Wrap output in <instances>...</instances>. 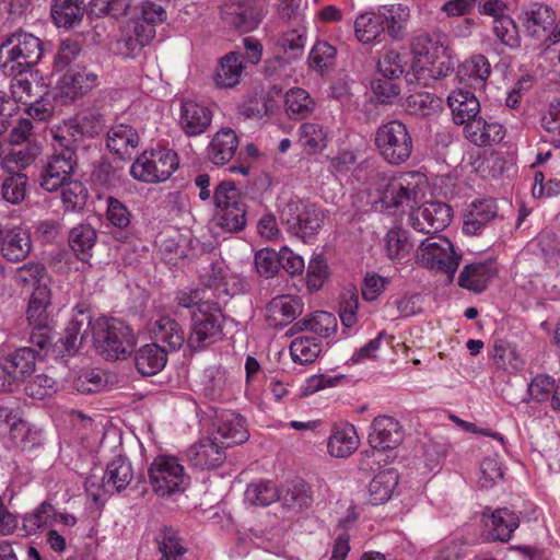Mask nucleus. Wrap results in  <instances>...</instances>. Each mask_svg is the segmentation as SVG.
<instances>
[{
  "label": "nucleus",
  "mask_w": 560,
  "mask_h": 560,
  "mask_svg": "<svg viewBox=\"0 0 560 560\" xmlns=\"http://www.w3.org/2000/svg\"><path fill=\"white\" fill-rule=\"evenodd\" d=\"M92 334L96 352L106 360L126 359L137 343L132 328L118 318L96 319Z\"/></svg>",
  "instance_id": "1"
},
{
  "label": "nucleus",
  "mask_w": 560,
  "mask_h": 560,
  "mask_svg": "<svg viewBox=\"0 0 560 560\" xmlns=\"http://www.w3.org/2000/svg\"><path fill=\"white\" fill-rule=\"evenodd\" d=\"M42 42L36 36L16 32L0 46V68L5 74H23L42 58Z\"/></svg>",
  "instance_id": "2"
},
{
  "label": "nucleus",
  "mask_w": 560,
  "mask_h": 560,
  "mask_svg": "<svg viewBox=\"0 0 560 560\" xmlns=\"http://www.w3.org/2000/svg\"><path fill=\"white\" fill-rule=\"evenodd\" d=\"M213 200L217 207L213 219L217 228L226 233H237L245 229L246 203L233 182H221L214 189Z\"/></svg>",
  "instance_id": "3"
},
{
  "label": "nucleus",
  "mask_w": 560,
  "mask_h": 560,
  "mask_svg": "<svg viewBox=\"0 0 560 560\" xmlns=\"http://www.w3.org/2000/svg\"><path fill=\"white\" fill-rule=\"evenodd\" d=\"M375 145L381 156L392 165L407 162L413 150L412 137L407 126L399 120L387 121L377 128Z\"/></svg>",
  "instance_id": "4"
},
{
  "label": "nucleus",
  "mask_w": 560,
  "mask_h": 560,
  "mask_svg": "<svg viewBox=\"0 0 560 560\" xmlns=\"http://www.w3.org/2000/svg\"><path fill=\"white\" fill-rule=\"evenodd\" d=\"M225 318L217 302L201 304L199 312L191 313L190 332L187 346L194 350H202L223 338Z\"/></svg>",
  "instance_id": "5"
},
{
  "label": "nucleus",
  "mask_w": 560,
  "mask_h": 560,
  "mask_svg": "<svg viewBox=\"0 0 560 560\" xmlns=\"http://www.w3.org/2000/svg\"><path fill=\"white\" fill-rule=\"evenodd\" d=\"M325 214L316 205L290 199L280 209V221L287 231L301 238L312 237L322 229Z\"/></svg>",
  "instance_id": "6"
},
{
  "label": "nucleus",
  "mask_w": 560,
  "mask_h": 560,
  "mask_svg": "<svg viewBox=\"0 0 560 560\" xmlns=\"http://www.w3.org/2000/svg\"><path fill=\"white\" fill-rule=\"evenodd\" d=\"M149 478L153 491L160 497L184 492L190 482L179 459L171 455H159L153 459Z\"/></svg>",
  "instance_id": "7"
},
{
  "label": "nucleus",
  "mask_w": 560,
  "mask_h": 560,
  "mask_svg": "<svg viewBox=\"0 0 560 560\" xmlns=\"http://www.w3.org/2000/svg\"><path fill=\"white\" fill-rule=\"evenodd\" d=\"M416 261L429 269L442 271L452 280L458 269L462 256L457 255L451 241L444 236L423 240L416 250Z\"/></svg>",
  "instance_id": "8"
},
{
  "label": "nucleus",
  "mask_w": 560,
  "mask_h": 560,
  "mask_svg": "<svg viewBox=\"0 0 560 560\" xmlns=\"http://www.w3.org/2000/svg\"><path fill=\"white\" fill-rule=\"evenodd\" d=\"M177 153L168 149L143 152L131 165L130 174L144 183L165 182L178 168Z\"/></svg>",
  "instance_id": "9"
},
{
  "label": "nucleus",
  "mask_w": 560,
  "mask_h": 560,
  "mask_svg": "<svg viewBox=\"0 0 560 560\" xmlns=\"http://www.w3.org/2000/svg\"><path fill=\"white\" fill-rule=\"evenodd\" d=\"M413 176L404 174L398 177L383 179L378 192V201L385 209H415L417 203L418 185L412 182Z\"/></svg>",
  "instance_id": "10"
},
{
  "label": "nucleus",
  "mask_w": 560,
  "mask_h": 560,
  "mask_svg": "<svg viewBox=\"0 0 560 560\" xmlns=\"http://www.w3.org/2000/svg\"><path fill=\"white\" fill-rule=\"evenodd\" d=\"M220 14L228 25L248 33L258 27L265 11L257 0H226L220 7Z\"/></svg>",
  "instance_id": "11"
},
{
  "label": "nucleus",
  "mask_w": 560,
  "mask_h": 560,
  "mask_svg": "<svg viewBox=\"0 0 560 560\" xmlns=\"http://www.w3.org/2000/svg\"><path fill=\"white\" fill-rule=\"evenodd\" d=\"M452 220V208L441 201L424 202L409 213V224L413 230L430 234L444 230Z\"/></svg>",
  "instance_id": "12"
},
{
  "label": "nucleus",
  "mask_w": 560,
  "mask_h": 560,
  "mask_svg": "<svg viewBox=\"0 0 560 560\" xmlns=\"http://www.w3.org/2000/svg\"><path fill=\"white\" fill-rule=\"evenodd\" d=\"M77 164L78 156L54 149L40 171V187L49 192L57 191L62 184L71 179Z\"/></svg>",
  "instance_id": "13"
},
{
  "label": "nucleus",
  "mask_w": 560,
  "mask_h": 560,
  "mask_svg": "<svg viewBox=\"0 0 560 560\" xmlns=\"http://www.w3.org/2000/svg\"><path fill=\"white\" fill-rule=\"evenodd\" d=\"M304 311V303L298 295L281 294L266 305V320L269 326L281 328L293 323Z\"/></svg>",
  "instance_id": "14"
},
{
  "label": "nucleus",
  "mask_w": 560,
  "mask_h": 560,
  "mask_svg": "<svg viewBox=\"0 0 560 560\" xmlns=\"http://www.w3.org/2000/svg\"><path fill=\"white\" fill-rule=\"evenodd\" d=\"M212 110L195 101H183L179 109L178 125L187 137H198L211 126Z\"/></svg>",
  "instance_id": "15"
},
{
  "label": "nucleus",
  "mask_w": 560,
  "mask_h": 560,
  "mask_svg": "<svg viewBox=\"0 0 560 560\" xmlns=\"http://www.w3.org/2000/svg\"><path fill=\"white\" fill-rule=\"evenodd\" d=\"M404 440V431L399 422L389 416L376 417L371 424L369 443L375 450H392Z\"/></svg>",
  "instance_id": "16"
},
{
  "label": "nucleus",
  "mask_w": 560,
  "mask_h": 560,
  "mask_svg": "<svg viewBox=\"0 0 560 560\" xmlns=\"http://www.w3.org/2000/svg\"><path fill=\"white\" fill-rule=\"evenodd\" d=\"M187 459L199 469H214L226 459L225 448L212 436L203 438L187 451Z\"/></svg>",
  "instance_id": "17"
},
{
  "label": "nucleus",
  "mask_w": 560,
  "mask_h": 560,
  "mask_svg": "<svg viewBox=\"0 0 560 560\" xmlns=\"http://www.w3.org/2000/svg\"><path fill=\"white\" fill-rule=\"evenodd\" d=\"M525 33L530 38L547 45L549 32L556 22V13L547 5L535 3L523 14Z\"/></svg>",
  "instance_id": "18"
},
{
  "label": "nucleus",
  "mask_w": 560,
  "mask_h": 560,
  "mask_svg": "<svg viewBox=\"0 0 560 560\" xmlns=\"http://www.w3.org/2000/svg\"><path fill=\"white\" fill-rule=\"evenodd\" d=\"M150 334L153 343L164 348L167 352L177 351L185 341L187 342L183 327L168 316H162L156 319L151 325Z\"/></svg>",
  "instance_id": "19"
},
{
  "label": "nucleus",
  "mask_w": 560,
  "mask_h": 560,
  "mask_svg": "<svg viewBox=\"0 0 560 560\" xmlns=\"http://www.w3.org/2000/svg\"><path fill=\"white\" fill-rule=\"evenodd\" d=\"M248 436L249 433L244 418L232 412L223 413L218 418L215 431L212 435L224 448L243 444Z\"/></svg>",
  "instance_id": "20"
},
{
  "label": "nucleus",
  "mask_w": 560,
  "mask_h": 560,
  "mask_svg": "<svg viewBox=\"0 0 560 560\" xmlns=\"http://www.w3.org/2000/svg\"><path fill=\"white\" fill-rule=\"evenodd\" d=\"M240 141L236 132L231 128H222L214 133L207 148L209 161L223 166L235 156Z\"/></svg>",
  "instance_id": "21"
},
{
  "label": "nucleus",
  "mask_w": 560,
  "mask_h": 560,
  "mask_svg": "<svg viewBox=\"0 0 560 560\" xmlns=\"http://www.w3.org/2000/svg\"><path fill=\"white\" fill-rule=\"evenodd\" d=\"M378 18L383 26V32L394 40H402L407 35V23L410 18V10L407 5L395 3L381 5L377 9Z\"/></svg>",
  "instance_id": "22"
},
{
  "label": "nucleus",
  "mask_w": 560,
  "mask_h": 560,
  "mask_svg": "<svg viewBox=\"0 0 560 560\" xmlns=\"http://www.w3.org/2000/svg\"><path fill=\"white\" fill-rule=\"evenodd\" d=\"M447 104L452 110L456 125L467 126L472 119L478 118L480 103L470 91L458 89L447 96Z\"/></svg>",
  "instance_id": "23"
},
{
  "label": "nucleus",
  "mask_w": 560,
  "mask_h": 560,
  "mask_svg": "<svg viewBox=\"0 0 560 560\" xmlns=\"http://www.w3.org/2000/svg\"><path fill=\"white\" fill-rule=\"evenodd\" d=\"M38 355L32 348L22 347L13 353L0 358V368L12 378L22 380L35 371Z\"/></svg>",
  "instance_id": "24"
},
{
  "label": "nucleus",
  "mask_w": 560,
  "mask_h": 560,
  "mask_svg": "<svg viewBox=\"0 0 560 560\" xmlns=\"http://www.w3.org/2000/svg\"><path fill=\"white\" fill-rule=\"evenodd\" d=\"M491 74V65L483 55H475L465 60L457 71L460 83L481 91Z\"/></svg>",
  "instance_id": "25"
},
{
  "label": "nucleus",
  "mask_w": 560,
  "mask_h": 560,
  "mask_svg": "<svg viewBox=\"0 0 560 560\" xmlns=\"http://www.w3.org/2000/svg\"><path fill=\"white\" fill-rule=\"evenodd\" d=\"M466 138L478 147L492 145L504 138V127L495 121H487L482 117L475 118L464 127Z\"/></svg>",
  "instance_id": "26"
},
{
  "label": "nucleus",
  "mask_w": 560,
  "mask_h": 560,
  "mask_svg": "<svg viewBox=\"0 0 560 560\" xmlns=\"http://www.w3.org/2000/svg\"><path fill=\"white\" fill-rule=\"evenodd\" d=\"M32 248L30 234L21 226L8 230L0 242L2 256L11 262L24 260Z\"/></svg>",
  "instance_id": "27"
},
{
  "label": "nucleus",
  "mask_w": 560,
  "mask_h": 560,
  "mask_svg": "<svg viewBox=\"0 0 560 560\" xmlns=\"http://www.w3.org/2000/svg\"><path fill=\"white\" fill-rule=\"evenodd\" d=\"M50 133L54 139V149L73 156H78V149L86 139L73 118L55 126Z\"/></svg>",
  "instance_id": "28"
},
{
  "label": "nucleus",
  "mask_w": 560,
  "mask_h": 560,
  "mask_svg": "<svg viewBox=\"0 0 560 560\" xmlns=\"http://www.w3.org/2000/svg\"><path fill=\"white\" fill-rule=\"evenodd\" d=\"M497 203L492 199L472 202L464 214L463 232L467 235L478 234L486 224L497 217Z\"/></svg>",
  "instance_id": "29"
},
{
  "label": "nucleus",
  "mask_w": 560,
  "mask_h": 560,
  "mask_svg": "<svg viewBox=\"0 0 560 560\" xmlns=\"http://www.w3.org/2000/svg\"><path fill=\"white\" fill-rule=\"evenodd\" d=\"M133 478L130 462L125 456H117L107 464L103 476L102 488L106 491L120 492L126 489Z\"/></svg>",
  "instance_id": "30"
},
{
  "label": "nucleus",
  "mask_w": 560,
  "mask_h": 560,
  "mask_svg": "<svg viewBox=\"0 0 560 560\" xmlns=\"http://www.w3.org/2000/svg\"><path fill=\"white\" fill-rule=\"evenodd\" d=\"M91 324L90 317L85 316L84 319L74 318L69 322L65 328L63 335L54 345V352L61 357H71L77 353L82 341L86 327Z\"/></svg>",
  "instance_id": "31"
},
{
  "label": "nucleus",
  "mask_w": 560,
  "mask_h": 560,
  "mask_svg": "<svg viewBox=\"0 0 560 560\" xmlns=\"http://www.w3.org/2000/svg\"><path fill=\"white\" fill-rule=\"evenodd\" d=\"M304 330L313 331L323 338H329L337 331V318L329 312L317 311L295 322L288 334L293 335Z\"/></svg>",
  "instance_id": "32"
},
{
  "label": "nucleus",
  "mask_w": 560,
  "mask_h": 560,
  "mask_svg": "<svg viewBox=\"0 0 560 560\" xmlns=\"http://www.w3.org/2000/svg\"><path fill=\"white\" fill-rule=\"evenodd\" d=\"M138 144L139 135L137 130L129 125L118 124L107 131V148L121 159H125L126 155H130V151L135 150Z\"/></svg>",
  "instance_id": "33"
},
{
  "label": "nucleus",
  "mask_w": 560,
  "mask_h": 560,
  "mask_svg": "<svg viewBox=\"0 0 560 560\" xmlns=\"http://www.w3.org/2000/svg\"><path fill=\"white\" fill-rule=\"evenodd\" d=\"M167 353V350L153 342L144 345L136 352V369L142 375H155L166 365Z\"/></svg>",
  "instance_id": "34"
},
{
  "label": "nucleus",
  "mask_w": 560,
  "mask_h": 560,
  "mask_svg": "<svg viewBox=\"0 0 560 560\" xmlns=\"http://www.w3.org/2000/svg\"><path fill=\"white\" fill-rule=\"evenodd\" d=\"M85 12L83 0H52L50 15L58 27L71 28L79 24Z\"/></svg>",
  "instance_id": "35"
},
{
  "label": "nucleus",
  "mask_w": 560,
  "mask_h": 560,
  "mask_svg": "<svg viewBox=\"0 0 560 560\" xmlns=\"http://www.w3.org/2000/svg\"><path fill=\"white\" fill-rule=\"evenodd\" d=\"M328 452L337 458L349 457L359 447V436L353 425L337 427L328 440Z\"/></svg>",
  "instance_id": "36"
},
{
  "label": "nucleus",
  "mask_w": 560,
  "mask_h": 560,
  "mask_svg": "<svg viewBox=\"0 0 560 560\" xmlns=\"http://www.w3.org/2000/svg\"><path fill=\"white\" fill-rule=\"evenodd\" d=\"M201 284L213 290L218 299L233 295L229 287V273L223 261H212L200 272Z\"/></svg>",
  "instance_id": "37"
},
{
  "label": "nucleus",
  "mask_w": 560,
  "mask_h": 560,
  "mask_svg": "<svg viewBox=\"0 0 560 560\" xmlns=\"http://www.w3.org/2000/svg\"><path fill=\"white\" fill-rule=\"evenodd\" d=\"M61 88L68 96L78 97L86 94L98 84V75L86 69L69 70L61 80Z\"/></svg>",
  "instance_id": "38"
},
{
  "label": "nucleus",
  "mask_w": 560,
  "mask_h": 560,
  "mask_svg": "<svg viewBox=\"0 0 560 560\" xmlns=\"http://www.w3.org/2000/svg\"><path fill=\"white\" fill-rule=\"evenodd\" d=\"M97 238L96 230L90 224H79L69 232V246L74 255L83 262L92 257V249Z\"/></svg>",
  "instance_id": "39"
},
{
  "label": "nucleus",
  "mask_w": 560,
  "mask_h": 560,
  "mask_svg": "<svg viewBox=\"0 0 560 560\" xmlns=\"http://www.w3.org/2000/svg\"><path fill=\"white\" fill-rule=\"evenodd\" d=\"M50 289L48 285L36 287L32 292L27 306V320L31 326L49 324L48 307L50 306Z\"/></svg>",
  "instance_id": "40"
},
{
  "label": "nucleus",
  "mask_w": 560,
  "mask_h": 560,
  "mask_svg": "<svg viewBox=\"0 0 560 560\" xmlns=\"http://www.w3.org/2000/svg\"><path fill=\"white\" fill-rule=\"evenodd\" d=\"M492 277V269L485 262H472L464 267L458 277L459 287L480 293Z\"/></svg>",
  "instance_id": "41"
},
{
  "label": "nucleus",
  "mask_w": 560,
  "mask_h": 560,
  "mask_svg": "<svg viewBox=\"0 0 560 560\" xmlns=\"http://www.w3.org/2000/svg\"><path fill=\"white\" fill-rule=\"evenodd\" d=\"M398 485V474L394 469L380 471L369 485L370 502L378 505L387 502Z\"/></svg>",
  "instance_id": "42"
},
{
  "label": "nucleus",
  "mask_w": 560,
  "mask_h": 560,
  "mask_svg": "<svg viewBox=\"0 0 560 560\" xmlns=\"http://www.w3.org/2000/svg\"><path fill=\"white\" fill-rule=\"evenodd\" d=\"M284 109L291 119L301 120L314 112L315 102L305 90L293 88L285 93Z\"/></svg>",
  "instance_id": "43"
},
{
  "label": "nucleus",
  "mask_w": 560,
  "mask_h": 560,
  "mask_svg": "<svg viewBox=\"0 0 560 560\" xmlns=\"http://www.w3.org/2000/svg\"><path fill=\"white\" fill-rule=\"evenodd\" d=\"M243 71L242 55L230 52L221 59L214 77L215 83L220 88H233L240 83Z\"/></svg>",
  "instance_id": "44"
},
{
  "label": "nucleus",
  "mask_w": 560,
  "mask_h": 560,
  "mask_svg": "<svg viewBox=\"0 0 560 560\" xmlns=\"http://www.w3.org/2000/svg\"><path fill=\"white\" fill-rule=\"evenodd\" d=\"M415 56L425 59L428 65H434L446 54V47L439 35L421 34L411 44Z\"/></svg>",
  "instance_id": "45"
},
{
  "label": "nucleus",
  "mask_w": 560,
  "mask_h": 560,
  "mask_svg": "<svg viewBox=\"0 0 560 560\" xmlns=\"http://www.w3.org/2000/svg\"><path fill=\"white\" fill-rule=\"evenodd\" d=\"M56 518L57 511L55 506L48 501H44L33 512L23 516V529L27 535L35 534L39 529L51 526Z\"/></svg>",
  "instance_id": "46"
},
{
  "label": "nucleus",
  "mask_w": 560,
  "mask_h": 560,
  "mask_svg": "<svg viewBox=\"0 0 560 560\" xmlns=\"http://www.w3.org/2000/svg\"><path fill=\"white\" fill-rule=\"evenodd\" d=\"M299 143L308 154L319 153L327 145V133L319 124L304 122L299 128Z\"/></svg>",
  "instance_id": "47"
},
{
  "label": "nucleus",
  "mask_w": 560,
  "mask_h": 560,
  "mask_svg": "<svg viewBox=\"0 0 560 560\" xmlns=\"http://www.w3.org/2000/svg\"><path fill=\"white\" fill-rule=\"evenodd\" d=\"M491 523L492 539L506 542L511 539L512 533L518 527L520 518L513 511L503 508L492 513Z\"/></svg>",
  "instance_id": "48"
},
{
  "label": "nucleus",
  "mask_w": 560,
  "mask_h": 560,
  "mask_svg": "<svg viewBox=\"0 0 560 560\" xmlns=\"http://www.w3.org/2000/svg\"><path fill=\"white\" fill-rule=\"evenodd\" d=\"M155 541L161 553L160 560H182L187 551L177 532L172 527L161 529Z\"/></svg>",
  "instance_id": "49"
},
{
  "label": "nucleus",
  "mask_w": 560,
  "mask_h": 560,
  "mask_svg": "<svg viewBox=\"0 0 560 560\" xmlns=\"http://www.w3.org/2000/svg\"><path fill=\"white\" fill-rule=\"evenodd\" d=\"M383 33L377 11L365 12L354 21V34L362 44L374 43Z\"/></svg>",
  "instance_id": "50"
},
{
  "label": "nucleus",
  "mask_w": 560,
  "mask_h": 560,
  "mask_svg": "<svg viewBox=\"0 0 560 560\" xmlns=\"http://www.w3.org/2000/svg\"><path fill=\"white\" fill-rule=\"evenodd\" d=\"M385 248L388 258L400 260L410 254L413 243L410 241L408 231L394 228L386 234Z\"/></svg>",
  "instance_id": "51"
},
{
  "label": "nucleus",
  "mask_w": 560,
  "mask_h": 560,
  "mask_svg": "<svg viewBox=\"0 0 560 560\" xmlns=\"http://www.w3.org/2000/svg\"><path fill=\"white\" fill-rule=\"evenodd\" d=\"M13 279L23 288L48 285L49 276L46 267L40 262H27L16 268Z\"/></svg>",
  "instance_id": "52"
},
{
  "label": "nucleus",
  "mask_w": 560,
  "mask_h": 560,
  "mask_svg": "<svg viewBox=\"0 0 560 560\" xmlns=\"http://www.w3.org/2000/svg\"><path fill=\"white\" fill-rule=\"evenodd\" d=\"M280 498L279 490L271 481L252 482L245 491V500L253 505L267 506Z\"/></svg>",
  "instance_id": "53"
},
{
  "label": "nucleus",
  "mask_w": 560,
  "mask_h": 560,
  "mask_svg": "<svg viewBox=\"0 0 560 560\" xmlns=\"http://www.w3.org/2000/svg\"><path fill=\"white\" fill-rule=\"evenodd\" d=\"M493 361L499 369L510 372L517 371L523 365L516 348L502 339L494 341Z\"/></svg>",
  "instance_id": "54"
},
{
  "label": "nucleus",
  "mask_w": 560,
  "mask_h": 560,
  "mask_svg": "<svg viewBox=\"0 0 560 560\" xmlns=\"http://www.w3.org/2000/svg\"><path fill=\"white\" fill-rule=\"evenodd\" d=\"M74 122L81 128L86 139H93L101 135L106 127V119L104 114L95 108H86L78 113L74 117Z\"/></svg>",
  "instance_id": "55"
},
{
  "label": "nucleus",
  "mask_w": 560,
  "mask_h": 560,
  "mask_svg": "<svg viewBox=\"0 0 560 560\" xmlns=\"http://www.w3.org/2000/svg\"><path fill=\"white\" fill-rule=\"evenodd\" d=\"M320 351V345L314 338L298 337L290 345V353L293 361L301 364L314 362Z\"/></svg>",
  "instance_id": "56"
},
{
  "label": "nucleus",
  "mask_w": 560,
  "mask_h": 560,
  "mask_svg": "<svg viewBox=\"0 0 560 560\" xmlns=\"http://www.w3.org/2000/svg\"><path fill=\"white\" fill-rule=\"evenodd\" d=\"M28 179L23 173H15L5 178L1 185V196L9 203L18 205L24 200Z\"/></svg>",
  "instance_id": "57"
},
{
  "label": "nucleus",
  "mask_w": 560,
  "mask_h": 560,
  "mask_svg": "<svg viewBox=\"0 0 560 560\" xmlns=\"http://www.w3.org/2000/svg\"><path fill=\"white\" fill-rule=\"evenodd\" d=\"M59 189H61L65 210L75 211L83 208L86 200V189L81 182L69 179Z\"/></svg>",
  "instance_id": "58"
},
{
  "label": "nucleus",
  "mask_w": 560,
  "mask_h": 560,
  "mask_svg": "<svg viewBox=\"0 0 560 560\" xmlns=\"http://www.w3.org/2000/svg\"><path fill=\"white\" fill-rule=\"evenodd\" d=\"M493 32L501 44L510 48L520 46L521 37L518 28L513 19L509 15H500L493 20Z\"/></svg>",
  "instance_id": "59"
},
{
  "label": "nucleus",
  "mask_w": 560,
  "mask_h": 560,
  "mask_svg": "<svg viewBox=\"0 0 560 560\" xmlns=\"http://www.w3.org/2000/svg\"><path fill=\"white\" fill-rule=\"evenodd\" d=\"M359 306V295L355 288L345 289L340 295L339 317L346 328L353 327L357 322V311Z\"/></svg>",
  "instance_id": "60"
},
{
  "label": "nucleus",
  "mask_w": 560,
  "mask_h": 560,
  "mask_svg": "<svg viewBox=\"0 0 560 560\" xmlns=\"http://www.w3.org/2000/svg\"><path fill=\"white\" fill-rule=\"evenodd\" d=\"M205 393L211 399L221 398L229 385V377L224 369L212 366L206 370Z\"/></svg>",
  "instance_id": "61"
},
{
  "label": "nucleus",
  "mask_w": 560,
  "mask_h": 560,
  "mask_svg": "<svg viewBox=\"0 0 560 560\" xmlns=\"http://www.w3.org/2000/svg\"><path fill=\"white\" fill-rule=\"evenodd\" d=\"M441 98L429 92H415L407 97L408 109L416 115L427 116L441 107Z\"/></svg>",
  "instance_id": "62"
},
{
  "label": "nucleus",
  "mask_w": 560,
  "mask_h": 560,
  "mask_svg": "<svg viewBox=\"0 0 560 560\" xmlns=\"http://www.w3.org/2000/svg\"><path fill=\"white\" fill-rule=\"evenodd\" d=\"M106 384L104 375L95 370H82L73 380V387L81 394L100 392Z\"/></svg>",
  "instance_id": "63"
},
{
  "label": "nucleus",
  "mask_w": 560,
  "mask_h": 560,
  "mask_svg": "<svg viewBox=\"0 0 560 560\" xmlns=\"http://www.w3.org/2000/svg\"><path fill=\"white\" fill-rule=\"evenodd\" d=\"M541 127L550 136V142L560 148V100L550 103L541 118Z\"/></svg>",
  "instance_id": "64"
}]
</instances>
